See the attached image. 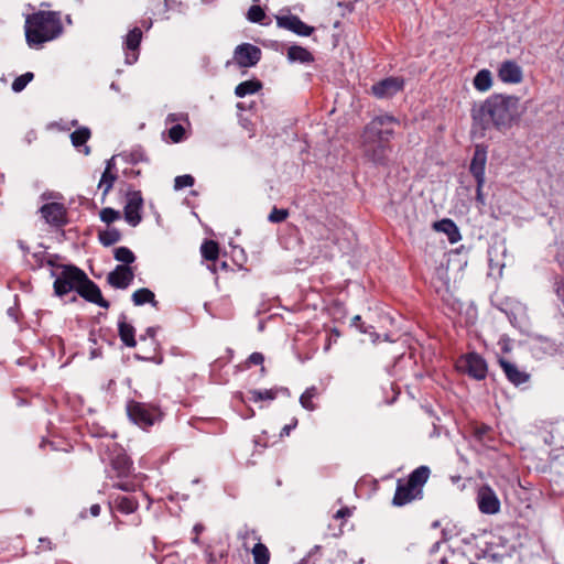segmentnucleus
<instances>
[{
  "mask_svg": "<svg viewBox=\"0 0 564 564\" xmlns=\"http://www.w3.org/2000/svg\"><path fill=\"white\" fill-rule=\"evenodd\" d=\"M522 113L520 97L492 94L471 110L473 127L486 130L492 124L498 130L510 129L521 119Z\"/></svg>",
  "mask_w": 564,
  "mask_h": 564,
  "instance_id": "f257e3e1",
  "label": "nucleus"
},
{
  "mask_svg": "<svg viewBox=\"0 0 564 564\" xmlns=\"http://www.w3.org/2000/svg\"><path fill=\"white\" fill-rule=\"evenodd\" d=\"M51 276L54 278L53 290L56 296L62 297L76 292L85 301L109 308L110 303L104 299L99 286L75 264L58 263L54 270H51Z\"/></svg>",
  "mask_w": 564,
  "mask_h": 564,
  "instance_id": "f03ea898",
  "label": "nucleus"
},
{
  "mask_svg": "<svg viewBox=\"0 0 564 564\" xmlns=\"http://www.w3.org/2000/svg\"><path fill=\"white\" fill-rule=\"evenodd\" d=\"M62 32L63 24L59 12L40 10L29 14L25 19V40L31 47L53 41Z\"/></svg>",
  "mask_w": 564,
  "mask_h": 564,
  "instance_id": "7ed1b4c3",
  "label": "nucleus"
},
{
  "mask_svg": "<svg viewBox=\"0 0 564 564\" xmlns=\"http://www.w3.org/2000/svg\"><path fill=\"white\" fill-rule=\"evenodd\" d=\"M430 475V467L421 465L412 470L406 478H399L397 480L392 505L403 507L414 500H421L423 498V488Z\"/></svg>",
  "mask_w": 564,
  "mask_h": 564,
  "instance_id": "20e7f679",
  "label": "nucleus"
},
{
  "mask_svg": "<svg viewBox=\"0 0 564 564\" xmlns=\"http://www.w3.org/2000/svg\"><path fill=\"white\" fill-rule=\"evenodd\" d=\"M133 471V462L123 452L115 454L106 469L107 477L112 480V487L122 491L131 492L137 488V484L130 476Z\"/></svg>",
  "mask_w": 564,
  "mask_h": 564,
  "instance_id": "39448f33",
  "label": "nucleus"
},
{
  "mask_svg": "<svg viewBox=\"0 0 564 564\" xmlns=\"http://www.w3.org/2000/svg\"><path fill=\"white\" fill-rule=\"evenodd\" d=\"M393 124H399V120L391 115L375 117L364 128L362 144H372L373 142L390 144L394 135Z\"/></svg>",
  "mask_w": 564,
  "mask_h": 564,
  "instance_id": "423d86ee",
  "label": "nucleus"
},
{
  "mask_svg": "<svg viewBox=\"0 0 564 564\" xmlns=\"http://www.w3.org/2000/svg\"><path fill=\"white\" fill-rule=\"evenodd\" d=\"M126 410L128 417L144 430L161 421L163 415L159 406L135 400H129Z\"/></svg>",
  "mask_w": 564,
  "mask_h": 564,
  "instance_id": "0eeeda50",
  "label": "nucleus"
},
{
  "mask_svg": "<svg viewBox=\"0 0 564 564\" xmlns=\"http://www.w3.org/2000/svg\"><path fill=\"white\" fill-rule=\"evenodd\" d=\"M470 378L475 380H484L488 373V365L486 359L478 352H468L460 357L459 366Z\"/></svg>",
  "mask_w": 564,
  "mask_h": 564,
  "instance_id": "6e6552de",
  "label": "nucleus"
},
{
  "mask_svg": "<svg viewBox=\"0 0 564 564\" xmlns=\"http://www.w3.org/2000/svg\"><path fill=\"white\" fill-rule=\"evenodd\" d=\"M405 86L403 77H386L371 86V94L378 99H388L402 91Z\"/></svg>",
  "mask_w": 564,
  "mask_h": 564,
  "instance_id": "1a4fd4ad",
  "label": "nucleus"
},
{
  "mask_svg": "<svg viewBox=\"0 0 564 564\" xmlns=\"http://www.w3.org/2000/svg\"><path fill=\"white\" fill-rule=\"evenodd\" d=\"M143 197L140 191H130L127 193V202L123 207L126 221L137 227L142 221Z\"/></svg>",
  "mask_w": 564,
  "mask_h": 564,
  "instance_id": "9d476101",
  "label": "nucleus"
},
{
  "mask_svg": "<svg viewBox=\"0 0 564 564\" xmlns=\"http://www.w3.org/2000/svg\"><path fill=\"white\" fill-rule=\"evenodd\" d=\"M261 50L250 43H242L234 51V61L241 68L256 66L261 59Z\"/></svg>",
  "mask_w": 564,
  "mask_h": 564,
  "instance_id": "9b49d317",
  "label": "nucleus"
},
{
  "mask_svg": "<svg viewBox=\"0 0 564 564\" xmlns=\"http://www.w3.org/2000/svg\"><path fill=\"white\" fill-rule=\"evenodd\" d=\"M40 213L45 220L52 227L61 228L68 221L67 209L62 203H47L40 208Z\"/></svg>",
  "mask_w": 564,
  "mask_h": 564,
  "instance_id": "f8f14e48",
  "label": "nucleus"
},
{
  "mask_svg": "<svg viewBox=\"0 0 564 564\" xmlns=\"http://www.w3.org/2000/svg\"><path fill=\"white\" fill-rule=\"evenodd\" d=\"M478 509L484 514H496L500 511V500L494 489L488 485L481 486L477 491Z\"/></svg>",
  "mask_w": 564,
  "mask_h": 564,
  "instance_id": "ddd939ff",
  "label": "nucleus"
},
{
  "mask_svg": "<svg viewBox=\"0 0 564 564\" xmlns=\"http://www.w3.org/2000/svg\"><path fill=\"white\" fill-rule=\"evenodd\" d=\"M276 25L281 29L291 31L300 36H310L314 32V28L304 23L295 14H285L275 17Z\"/></svg>",
  "mask_w": 564,
  "mask_h": 564,
  "instance_id": "4468645a",
  "label": "nucleus"
},
{
  "mask_svg": "<svg viewBox=\"0 0 564 564\" xmlns=\"http://www.w3.org/2000/svg\"><path fill=\"white\" fill-rule=\"evenodd\" d=\"M142 40V31L135 26L124 36L123 48L126 52V63L134 64L139 58V47Z\"/></svg>",
  "mask_w": 564,
  "mask_h": 564,
  "instance_id": "2eb2a0df",
  "label": "nucleus"
},
{
  "mask_svg": "<svg viewBox=\"0 0 564 564\" xmlns=\"http://www.w3.org/2000/svg\"><path fill=\"white\" fill-rule=\"evenodd\" d=\"M365 156L375 165L387 166L391 145L389 143L362 144Z\"/></svg>",
  "mask_w": 564,
  "mask_h": 564,
  "instance_id": "dca6fc26",
  "label": "nucleus"
},
{
  "mask_svg": "<svg viewBox=\"0 0 564 564\" xmlns=\"http://www.w3.org/2000/svg\"><path fill=\"white\" fill-rule=\"evenodd\" d=\"M134 273L131 267L118 264L115 270L107 275V282L115 289L124 290L132 283Z\"/></svg>",
  "mask_w": 564,
  "mask_h": 564,
  "instance_id": "f3484780",
  "label": "nucleus"
},
{
  "mask_svg": "<svg viewBox=\"0 0 564 564\" xmlns=\"http://www.w3.org/2000/svg\"><path fill=\"white\" fill-rule=\"evenodd\" d=\"M487 163V147L484 144H476L473 159L469 165V172L475 177V181L481 183L486 180L485 170Z\"/></svg>",
  "mask_w": 564,
  "mask_h": 564,
  "instance_id": "a211bd4d",
  "label": "nucleus"
},
{
  "mask_svg": "<svg viewBox=\"0 0 564 564\" xmlns=\"http://www.w3.org/2000/svg\"><path fill=\"white\" fill-rule=\"evenodd\" d=\"M498 362L501 369L503 370V373L506 375L507 379L513 386L519 387L523 383H527L530 380V373L519 369L516 364L505 358H499Z\"/></svg>",
  "mask_w": 564,
  "mask_h": 564,
  "instance_id": "6ab92c4d",
  "label": "nucleus"
},
{
  "mask_svg": "<svg viewBox=\"0 0 564 564\" xmlns=\"http://www.w3.org/2000/svg\"><path fill=\"white\" fill-rule=\"evenodd\" d=\"M498 77L505 84H519L522 82V68L511 59L503 61L498 69Z\"/></svg>",
  "mask_w": 564,
  "mask_h": 564,
  "instance_id": "aec40b11",
  "label": "nucleus"
},
{
  "mask_svg": "<svg viewBox=\"0 0 564 564\" xmlns=\"http://www.w3.org/2000/svg\"><path fill=\"white\" fill-rule=\"evenodd\" d=\"M59 256L56 253H47L45 250L34 251L30 254V259H28V264L31 270L36 271L44 267H50L51 270H54L57 267V260Z\"/></svg>",
  "mask_w": 564,
  "mask_h": 564,
  "instance_id": "412c9836",
  "label": "nucleus"
},
{
  "mask_svg": "<svg viewBox=\"0 0 564 564\" xmlns=\"http://www.w3.org/2000/svg\"><path fill=\"white\" fill-rule=\"evenodd\" d=\"M118 335L121 343L129 348L137 346L135 328L128 322V317L124 313H121L118 318Z\"/></svg>",
  "mask_w": 564,
  "mask_h": 564,
  "instance_id": "4be33fe9",
  "label": "nucleus"
},
{
  "mask_svg": "<svg viewBox=\"0 0 564 564\" xmlns=\"http://www.w3.org/2000/svg\"><path fill=\"white\" fill-rule=\"evenodd\" d=\"M253 535L258 542L253 545L251 549V554L253 557L254 564H269L271 560V553L268 549V546L261 542V538L257 535V532L254 530H247L245 534L242 535L243 539H246L249 535Z\"/></svg>",
  "mask_w": 564,
  "mask_h": 564,
  "instance_id": "5701e85b",
  "label": "nucleus"
},
{
  "mask_svg": "<svg viewBox=\"0 0 564 564\" xmlns=\"http://www.w3.org/2000/svg\"><path fill=\"white\" fill-rule=\"evenodd\" d=\"M323 393V389L316 386H311L300 397V404L307 411H315L318 408L317 400Z\"/></svg>",
  "mask_w": 564,
  "mask_h": 564,
  "instance_id": "b1692460",
  "label": "nucleus"
},
{
  "mask_svg": "<svg viewBox=\"0 0 564 564\" xmlns=\"http://www.w3.org/2000/svg\"><path fill=\"white\" fill-rule=\"evenodd\" d=\"M112 507L124 514H131L139 508V501L133 496L118 495L111 502Z\"/></svg>",
  "mask_w": 564,
  "mask_h": 564,
  "instance_id": "393cba45",
  "label": "nucleus"
},
{
  "mask_svg": "<svg viewBox=\"0 0 564 564\" xmlns=\"http://www.w3.org/2000/svg\"><path fill=\"white\" fill-rule=\"evenodd\" d=\"M433 227L435 230L444 232L451 243H455L462 238L457 225L449 218L435 221Z\"/></svg>",
  "mask_w": 564,
  "mask_h": 564,
  "instance_id": "a878e982",
  "label": "nucleus"
},
{
  "mask_svg": "<svg viewBox=\"0 0 564 564\" xmlns=\"http://www.w3.org/2000/svg\"><path fill=\"white\" fill-rule=\"evenodd\" d=\"M288 58L290 62H300L302 64L314 62V56L307 48L295 44L288 48Z\"/></svg>",
  "mask_w": 564,
  "mask_h": 564,
  "instance_id": "bb28decb",
  "label": "nucleus"
},
{
  "mask_svg": "<svg viewBox=\"0 0 564 564\" xmlns=\"http://www.w3.org/2000/svg\"><path fill=\"white\" fill-rule=\"evenodd\" d=\"M131 301L135 306H141L148 303L152 306L158 305L154 293L148 288H141L134 291L131 296Z\"/></svg>",
  "mask_w": 564,
  "mask_h": 564,
  "instance_id": "cd10ccee",
  "label": "nucleus"
},
{
  "mask_svg": "<svg viewBox=\"0 0 564 564\" xmlns=\"http://www.w3.org/2000/svg\"><path fill=\"white\" fill-rule=\"evenodd\" d=\"M473 85L480 93L488 91L492 86V76L489 69H480L473 79Z\"/></svg>",
  "mask_w": 564,
  "mask_h": 564,
  "instance_id": "c85d7f7f",
  "label": "nucleus"
},
{
  "mask_svg": "<svg viewBox=\"0 0 564 564\" xmlns=\"http://www.w3.org/2000/svg\"><path fill=\"white\" fill-rule=\"evenodd\" d=\"M261 88L262 83L259 79L245 80L236 86L235 95L239 98H243L248 95L258 93Z\"/></svg>",
  "mask_w": 564,
  "mask_h": 564,
  "instance_id": "c756f323",
  "label": "nucleus"
},
{
  "mask_svg": "<svg viewBox=\"0 0 564 564\" xmlns=\"http://www.w3.org/2000/svg\"><path fill=\"white\" fill-rule=\"evenodd\" d=\"M200 254L205 260L216 262L219 257L218 242L212 239H206L200 246Z\"/></svg>",
  "mask_w": 564,
  "mask_h": 564,
  "instance_id": "7c9ffc66",
  "label": "nucleus"
},
{
  "mask_svg": "<svg viewBox=\"0 0 564 564\" xmlns=\"http://www.w3.org/2000/svg\"><path fill=\"white\" fill-rule=\"evenodd\" d=\"M98 240L102 246L110 247L121 240V232L117 228H108L99 231Z\"/></svg>",
  "mask_w": 564,
  "mask_h": 564,
  "instance_id": "2f4dec72",
  "label": "nucleus"
},
{
  "mask_svg": "<svg viewBox=\"0 0 564 564\" xmlns=\"http://www.w3.org/2000/svg\"><path fill=\"white\" fill-rule=\"evenodd\" d=\"M117 177L118 176L115 172L104 171V173L101 174L98 187L102 189V202H105L106 196L113 187Z\"/></svg>",
  "mask_w": 564,
  "mask_h": 564,
  "instance_id": "473e14b6",
  "label": "nucleus"
},
{
  "mask_svg": "<svg viewBox=\"0 0 564 564\" xmlns=\"http://www.w3.org/2000/svg\"><path fill=\"white\" fill-rule=\"evenodd\" d=\"M90 135H91V132H90L89 128L80 127V128L76 129L74 132H72V134H70L72 144L78 149L79 147L86 144V142L90 139Z\"/></svg>",
  "mask_w": 564,
  "mask_h": 564,
  "instance_id": "72a5a7b5",
  "label": "nucleus"
},
{
  "mask_svg": "<svg viewBox=\"0 0 564 564\" xmlns=\"http://www.w3.org/2000/svg\"><path fill=\"white\" fill-rule=\"evenodd\" d=\"M491 432H492L491 426L482 423V424L475 426L474 437L478 442L489 446V443L494 441V437L491 436Z\"/></svg>",
  "mask_w": 564,
  "mask_h": 564,
  "instance_id": "f704fd0d",
  "label": "nucleus"
},
{
  "mask_svg": "<svg viewBox=\"0 0 564 564\" xmlns=\"http://www.w3.org/2000/svg\"><path fill=\"white\" fill-rule=\"evenodd\" d=\"M113 257L117 261L124 265H129L135 261L134 253L128 247H118L115 249Z\"/></svg>",
  "mask_w": 564,
  "mask_h": 564,
  "instance_id": "c9c22d12",
  "label": "nucleus"
},
{
  "mask_svg": "<svg viewBox=\"0 0 564 564\" xmlns=\"http://www.w3.org/2000/svg\"><path fill=\"white\" fill-rule=\"evenodd\" d=\"M250 394L251 400L254 402L264 400L272 401L276 398L278 391L275 389L252 390Z\"/></svg>",
  "mask_w": 564,
  "mask_h": 564,
  "instance_id": "e433bc0d",
  "label": "nucleus"
},
{
  "mask_svg": "<svg viewBox=\"0 0 564 564\" xmlns=\"http://www.w3.org/2000/svg\"><path fill=\"white\" fill-rule=\"evenodd\" d=\"M33 78L34 74L32 72H26L18 76L12 83V90L14 93H21L26 87V85L33 80Z\"/></svg>",
  "mask_w": 564,
  "mask_h": 564,
  "instance_id": "4c0bfd02",
  "label": "nucleus"
},
{
  "mask_svg": "<svg viewBox=\"0 0 564 564\" xmlns=\"http://www.w3.org/2000/svg\"><path fill=\"white\" fill-rule=\"evenodd\" d=\"M122 156L126 159L127 162L132 164L148 161L145 152L140 147L137 149H132L130 152H124Z\"/></svg>",
  "mask_w": 564,
  "mask_h": 564,
  "instance_id": "58836bf2",
  "label": "nucleus"
},
{
  "mask_svg": "<svg viewBox=\"0 0 564 564\" xmlns=\"http://www.w3.org/2000/svg\"><path fill=\"white\" fill-rule=\"evenodd\" d=\"M247 18L252 23H261L265 18V12L260 6L253 4L249 8Z\"/></svg>",
  "mask_w": 564,
  "mask_h": 564,
  "instance_id": "ea45409f",
  "label": "nucleus"
},
{
  "mask_svg": "<svg viewBox=\"0 0 564 564\" xmlns=\"http://www.w3.org/2000/svg\"><path fill=\"white\" fill-rule=\"evenodd\" d=\"M289 209L273 207L268 216V220L272 224H279L284 221L289 217Z\"/></svg>",
  "mask_w": 564,
  "mask_h": 564,
  "instance_id": "a19ab883",
  "label": "nucleus"
},
{
  "mask_svg": "<svg viewBox=\"0 0 564 564\" xmlns=\"http://www.w3.org/2000/svg\"><path fill=\"white\" fill-rule=\"evenodd\" d=\"M195 183L194 177L191 174L178 175L174 178V189L181 191L185 187H191Z\"/></svg>",
  "mask_w": 564,
  "mask_h": 564,
  "instance_id": "79ce46f5",
  "label": "nucleus"
},
{
  "mask_svg": "<svg viewBox=\"0 0 564 564\" xmlns=\"http://www.w3.org/2000/svg\"><path fill=\"white\" fill-rule=\"evenodd\" d=\"M120 218V212L111 207H105L100 212V219L106 224H111Z\"/></svg>",
  "mask_w": 564,
  "mask_h": 564,
  "instance_id": "37998d69",
  "label": "nucleus"
},
{
  "mask_svg": "<svg viewBox=\"0 0 564 564\" xmlns=\"http://www.w3.org/2000/svg\"><path fill=\"white\" fill-rule=\"evenodd\" d=\"M169 137L174 143L181 142L185 137V129L182 124L177 123L169 129Z\"/></svg>",
  "mask_w": 564,
  "mask_h": 564,
  "instance_id": "c03bdc74",
  "label": "nucleus"
},
{
  "mask_svg": "<svg viewBox=\"0 0 564 564\" xmlns=\"http://www.w3.org/2000/svg\"><path fill=\"white\" fill-rule=\"evenodd\" d=\"M263 362H264L263 354L254 351L246 360V367L250 368L251 366H261V371L263 372L265 370L264 367L262 366Z\"/></svg>",
  "mask_w": 564,
  "mask_h": 564,
  "instance_id": "a18cd8bd",
  "label": "nucleus"
},
{
  "mask_svg": "<svg viewBox=\"0 0 564 564\" xmlns=\"http://www.w3.org/2000/svg\"><path fill=\"white\" fill-rule=\"evenodd\" d=\"M351 325L355 326L357 329H359L361 333L364 334H370L372 335V332L371 329L373 328L372 326H368L366 327L365 326V323L362 322L361 319V316L360 315H356L352 317L351 319Z\"/></svg>",
  "mask_w": 564,
  "mask_h": 564,
  "instance_id": "49530a36",
  "label": "nucleus"
},
{
  "mask_svg": "<svg viewBox=\"0 0 564 564\" xmlns=\"http://www.w3.org/2000/svg\"><path fill=\"white\" fill-rule=\"evenodd\" d=\"M554 292L564 306V275L555 280Z\"/></svg>",
  "mask_w": 564,
  "mask_h": 564,
  "instance_id": "de8ad7c7",
  "label": "nucleus"
},
{
  "mask_svg": "<svg viewBox=\"0 0 564 564\" xmlns=\"http://www.w3.org/2000/svg\"><path fill=\"white\" fill-rule=\"evenodd\" d=\"M297 424H299V420L296 417H292L291 422L281 429L280 438L289 436L291 431L296 429Z\"/></svg>",
  "mask_w": 564,
  "mask_h": 564,
  "instance_id": "09e8293b",
  "label": "nucleus"
},
{
  "mask_svg": "<svg viewBox=\"0 0 564 564\" xmlns=\"http://www.w3.org/2000/svg\"><path fill=\"white\" fill-rule=\"evenodd\" d=\"M486 180H482L481 183L476 181V202L480 205H485V195L482 192Z\"/></svg>",
  "mask_w": 564,
  "mask_h": 564,
  "instance_id": "8fccbe9b",
  "label": "nucleus"
},
{
  "mask_svg": "<svg viewBox=\"0 0 564 564\" xmlns=\"http://www.w3.org/2000/svg\"><path fill=\"white\" fill-rule=\"evenodd\" d=\"M156 327L150 326L145 329L144 334L140 336V340H144L147 337L151 338L156 345Z\"/></svg>",
  "mask_w": 564,
  "mask_h": 564,
  "instance_id": "3c124183",
  "label": "nucleus"
},
{
  "mask_svg": "<svg viewBox=\"0 0 564 564\" xmlns=\"http://www.w3.org/2000/svg\"><path fill=\"white\" fill-rule=\"evenodd\" d=\"M210 271H213L214 273H216L219 269L220 270H225L227 271L229 265L226 261H223L220 262L219 264H217L216 262L213 263V265H209L208 267Z\"/></svg>",
  "mask_w": 564,
  "mask_h": 564,
  "instance_id": "603ef678",
  "label": "nucleus"
},
{
  "mask_svg": "<svg viewBox=\"0 0 564 564\" xmlns=\"http://www.w3.org/2000/svg\"><path fill=\"white\" fill-rule=\"evenodd\" d=\"M39 542H40L39 549H41L43 551L52 550V542L48 538H40Z\"/></svg>",
  "mask_w": 564,
  "mask_h": 564,
  "instance_id": "864d4df0",
  "label": "nucleus"
},
{
  "mask_svg": "<svg viewBox=\"0 0 564 564\" xmlns=\"http://www.w3.org/2000/svg\"><path fill=\"white\" fill-rule=\"evenodd\" d=\"M350 514H351L350 510L347 507H344V508H340L339 510H337V512L335 513L334 517L336 519H344V518L350 517Z\"/></svg>",
  "mask_w": 564,
  "mask_h": 564,
  "instance_id": "5fc2aeb1",
  "label": "nucleus"
},
{
  "mask_svg": "<svg viewBox=\"0 0 564 564\" xmlns=\"http://www.w3.org/2000/svg\"><path fill=\"white\" fill-rule=\"evenodd\" d=\"M18 247L20 248V250L23 252L24 257H26L28 254H31L30 252V248L28 247V245L25 243V241L23 240H18Z\"/></svg>",
  "mask_w": 564,
  "mask_h": 564,
  "instance_id": "6e6d98bb",
  "label": "nucleus"
},
{
  "mask_svg": "<svg viewBox=\"0 0 564 564\" xmlns=\"http://www.w3.org/2000/svg\"><path fill=\"white\" fill-rule=\"evenodd\" d=\"M135 358L139 359V360L154 361L156 364H161L162 362V357H160V358H156V357H142L140 355H135Z\"/></svg>",
  "mask_w": 564,
  "mask_h": 564,
  "instance_id": "4d7b16f0",
  "label": "nucleus"
},
{
  "mask_svg": "<svg viewBox=\"0 0 564 564\" xmlns=\"http://www.w3.org/2000/svg\"><path fill=\"white\" fill-rule=\"evenodd\" d=\"M100 506L98 503L91 505L89 508V512L93 517H98L100 514Z\"/></svg>",
  "mask_w": 564,
  "mask_h": 564,
  "instance_id": "13d9d810",
  "label": "nucleus"
},
{
  "mask_svg": "<svg viewBox=\"0 0 564 564\" xmlns=\"http://www.w3.org/2000/svg\"><path fill=\"white\" fill-rule=\"evenodd\" d=\"M115 167V156H112L111 159L107 160L105 171L113 172Z\"/></svg>",
  "mask_w": 564,
  "mask_h": 564,
  "instance_id": "bf43d9fd",
  "label": "nucleus"
},
{
  "mask_svg": "<svg viewBox=\"0 0 564 564\" xmlns=\"http://www.w3.org/2000/svg\"><path fill=\"white\" fill-rule=\"evenodd\" d=\"M556 259L560 267L564 270V249L557 253Z\"/></svg>",
  "mask_w": 564,
  "mask_h": 564,
  "instance_id": "052dcab7",
  "label": "nucleus"
},
{
  "mask_svg": "<svg viewBox=\"0 0 564 564\" xmlns=\"http://www.w3.org/2000/svg\"><path fill=\"white\" fill-rule=\"evenodd\" d=\"M295 564H308V557H307V556H305V557L301 558V560H300L297 563H295Z\"/></svg>",
  "mask_w": 564,
  "mask_h": 564,
  "instance_id": "680f3d73",
  "label": "nucleus"
},
{
  "mask_svg": "<svg viewBox=\"0 0 564 564\" xmlns=\"http://www.w3.org/2000/svg\"><path fill=\"white\" fill-rule=\"evenodd\" d=\"M84 153L88 155L90 153V148L85 145Z\"/></svg>",
  "mask_w": 564,
  "mask_h": 564,
  "instance_id": "e2e57ef3",
  "label": "nucleus"
}]
</instances>
